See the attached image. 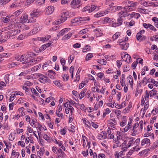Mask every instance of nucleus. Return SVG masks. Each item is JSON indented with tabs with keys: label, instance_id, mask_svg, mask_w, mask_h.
<instances>
[{
	"label": "nucleus",
	"instance_id": "nucleus-31",
	"mask_svg": "<svg viewBox=\"0 0 158 158\" xmlns=\"http://www.w3.org/2000/svg\"><path fill=\"white\" fill-rule=\"evenodd\" d=\"M22 11V10L21 9L16 11L15 12L13 13V15H14V16L13 17H13V19H14L15 16L17 17L21 13Z\"/></svg>",
	"mask_w": 158,
	"mask_h": 158
},
{
	"label": "nucleus",
	"instance_id": "nucleus-19",
	"mask_svg": "<svg viewBox=\"0 0 158 158\" xmlns=\"http://www.w3.org/2000/svg\"><path fill=\"white\" fill-rule=\"evenodd\" d=\"M40 30L39 27H34L32 31H31L28 34V35H32L37 33Z\"/></svg>",
	"mask_w": 158,
	"mask_h": 158
},
{
	"label": "nucleus",
	"instance_id": "nucleus-37",
	"mask_svg": "<svg viewBox=\"0 0 158 158\" xmlns=\"http://www.w3.org/2000/svg\"><path fill=\"white\" fill-rule=\"evenodd\" d=\"M10 0H0V6H1L8 2Z\"/></svg>",
	"mask_w": 158,
	"mask_h": 158
},
{
	"label": "nucleus",
	"instance_id": "nucleus-47",
	"mask_svg": "<svg viewBox=\"0 0 158 158\" xmlns=\"http://www.w3.org/2000/svg\"><path fill=\"white\" fill-rule=\"evenodd\" d=\"M120 35V33L119 32H116L112 36V38L114 40H116L118 38V36Z\"/></svg>",
	"mask_w": 158,
	"mask_h": 158
},
{
	"label": "nucleus",
	"instance_id": "nucleus-42",
	"mask_svg": "<svg viewBox=\"0 0 158 158\" xmlns=\"http://www.w3.org/2000/svg\"><path fill=\"white\" fill-rule=\"evenodd\" d=\"M104 15L103 14L102 11L99 12L94 15V17L96 18H98Z\"/></svg>",
	"mask_w": 158,
	"mask_h": 158
},
{
	"label": "nucleus",
	"instance_id": "nucleus-7",
	"mask_svg": "<svg viewBox=\"0 0 158 158\" xmlns=\"http://www.w3.org/2000/svg\"><path fill=\"white\" fill-rule=\"evenodd\" d=\"M97 6L95 5L92 4L91 6H87L85 7H84L83 9V11H88L89 13L91 12L94 10H95L96 7Z\"/></svg>",
	"mask_w": 158,
	"mask_h": 158
},
{
	"label": "nucleus",
	"instance_id": "nucleus-16",
	"mask_svg": "<svg viewBox=\"0 0 158 158\" xmlns=\"http://www.w3.org/2000/svg\"><path fill=\"white\" fill-rule=\"evenodd\" d=\"M79 20V24H82L83 23L84 21H88L90 20V18L86 17H78Z\"/></svg>",
	"mask_w": 158,
	"mask_h": 158
},
{
	"label": "nucleus",
	"instance_id": "nucleus-8",
	"mask_svg": "<svg viewBox=\"0 0 158 158\" xmlns=\"http://www.w3.org/2000/svg\"><path fill=\"white\" fill-rule=\"evenodd\" d=\"M20 30L19 29H14L11 30L7 32L8 36L10 37H12L16 35L18 33H20Z\"/></svg>",
	"mask_w": 158,
	"mask_h": 158
},
{
	"label": "nucleus",
	"instance_id": "nucleus-20",
	"mask_svg": "<svg viewBox=\"0 0 158 158\" xmlns=\"http://www.w3.org/2000/svg\"><path fill=\"white\" fill-rule=\"evenodd\" d=\"M15 59L18 61H24V55H17L15 56Z\"/></svg>",
	"mask_w": 158,
	"mask_h": 158
},
{
	"label": "nucleus",
	"instance_id": "nucleus-46",
	"mask_svg": "<svg viewBox=\"0 0 158 158\" xmlns=\"http://www.w3.org/2000/svg\"><path fill=\"white\" fill-rule=\"evenodd\" d=\"M30 89L32 93H34L37 96H38L39 94L36 91V90L33 88H30Z\"/></svg>",
	"mask_w": 158,
	"mask_h": 158
},
{
	"label": "nucleus",
	"instance_id": "nucleus-25",
	"mask_svg": "<svg viewBox=\"0 0 158 158\" xmlns=\"http://www.w3.org/2000/svg\"><path fill=\"white\" fill-rule=\"evenodd\" d=\"M82 120L83 123L85 124L86 127L89 128L91 126V123L89 122V121L86 119L85 118H83Z\"/></svg>",
	"mask_w": 158,
	"mask_h": 158
},
{
	"label": "nucleus",
	"instance_id": "nucleus-21",
	"mask_svg": "<svg viewBox=\"0 0 158 158\" xmlns=\"http://www.w3.org/2000/svg\"><path fill=\"white\" fill-rule=\"evenodd\" d=\"M124 58H125L126 59H123V60L125 61L128 63H129L130 62L131 60V56L128 54H126L124 55Z\"/></svg>",
	"mask_w": 158,
	"mask_h": 158
},
{
	"label": "nucleus",
	"instance_id": "nucleus-56",
	"mask_svg": "<svg viewBox=\"0 0 158 158\" xmlns=\"http://www.w3.org/2000/svg\"><path fill=\"white\" fill-rule=\"evenodd\" d=\"M149 106V102L148 101H147L144 105V106L143 108L144 111L145 110H146Z\"/></svg>",
	"mask_w": 158,
	"mask_h": 158
},
{
	"label": "nucleus",
	"instance_id": "nucleus-53",
	"mask_svg": "<svg viewBox=\"0 0 158 158\" xmlns=\"http://www.w3.org/2000/svg\"><path fill=\"white\" fill-rule=\"evenodd\" d=\"M18 144L20 145L22 147H24L25 145L24 142L22 141H19L18 143Z\"/></svg>",
	"mask_w": 158,
	"mask_h": 158
},
{
	"label": "nucleus",
	"instance_id": "nucleus-59",
	"mask_svg": "<svg viewBox=\"0 0 158 158\" xmlns=\"http://www.w3.org/2000/svg\"><path fill=\"white\" fill-rule=\"evenodd\" d=\"M146 10L143 9V8H139L138 9V11L140 13H142L143 14H145L146 12L145 11Z\"/></svg>",
	"mask_w": 158,
	"mask_h": 158
},
{
	"label": "nucleus",
	"instance_id": "nucleus-55",
	"mask_svg": "<svg viewBox=\"0 0 158 158\" xmlns=\"http://www.w3.org/2000/svg\"><path fill=\"white\" fill-rule=\"evenodd\" d=\"M126 105V102H123L121 104L119 105V107H117V108L120 109L122 108L124 106H125Z\"/></svg>",
	"mask_w": 158,
	"mask_h": 158
},
{
	"label": "nucleus",
	"instance_id": "nucleus-34",
	"mask_svg": "<svg viewBox=\"0 0 158 158\" xmlns=\"http://www.w3.org/2000/svg\"><path fill=\"white\" fill-rule=\"evenodd\" d=\"M41 67V65L39 64L38 65L35 66L33 67L31 69H30L31 71H32L33 72L35 71H37L38 69H40Z\"/></svg>",
	"mask_w": 158,
	"mask_h": 158
},
{
	"label": "nucleus",
	"instance_id": "nucleus-4",
	"mask_svg": "<svg viewBox=\"0 0 158 158\" xmlns=\"http://www.w3.org/2000/svg\"><path fill=\"white\" fill-rule=\"evenodd\" d=\"M69 14V12L68 11L65 10L63 11L61 14L60 21H57V24H59L67 20Z\"/></svg>",
	"mask_w": 158,
	"mask_h": 158
},
{
	"label": "nucleus",
	"instance_id": "nucleus-11",
	"mask_svg": "<svg viewBox=\"0 0 158 158\" xmlns=\"http://www.w3.org/2000/svg\"><path fill=\"white\" fill-rule=\"evenodd\" d=\"M14 16V15H9L5 17H2V21L5 23H7L10 21V19L11 20L12 19H13V18L12 17Z\"/></svg>",
	"mask_w": 158,
	"mask_h": 158
},
{
	"label": "nucleus",
	"instance_id": "nucleus-12",
	"mask_svg": "<svg viewBox=\"0 0 158 158\" xmlns=\"http://www.w3.org/2000/svg\"><path fill=\"white\" fill-rule=\"evenodd\" d=\"M40 12V11L39 10L35 9L31 12L30 14V15H33L34 17H36L39 16Z\"/></svg>",
	"mask_w": 158,
	"mask_h": 158
},
{
	"label": "nucleus",
	"instance_id": "nucleus-41",
	"mask_svg": "<svg viewBox=\"0 0 158 158\" xmlns=\"http://www.w3.org/2000/svg\"><path fill=\"white\" fill-rule=\"evenodd\" d=\"M98 62L101 64L105 65L106 63V61L104 59L98 60Z\"/></svg>",
	"mask_w": 158,
	"mask_h": 158
},
{
	"label": "nucleus",
	"instance_id": "nucleus-60",
	"mask_svg": "<svg viewBox=\"0 0 158 158\" xmlns=\"http://www.w3.org/2000/svg\"><path fill=\"white\" fill-rule=\"evenodd\" d=\"M37 121V120L35 119V120H32V121L31 122V125L33 127H35L36 126V124L35 123Z\"/></svg>",
	"mask_w": 158,
	"mask_h": 158
},
{
	"label": "nucleus",
	"instance_id": "nucleus-18",
	"mask_svg": "<svg viewBox=\"0 0 158 158\" xmlns=\"http://www.w3.org/2000/svg\"><path fill=\"white\" fill-rule=\"evenodd\" d=\"M130 18L129 19H131L134 17L135 18L138 19L140 17V15L138 13H136L135 12H133L131 14H130Z\"/></svg>",
	"mask_w": 158,
	"mask_h": 158
},
{
	"label": "nucleus",
	"instance_id": "nucleus-17",
	"mask_svg": "<svg viewBox=\"0 0 158 158\" xmlns=\"http://www.w3.org/2000/svg\"><path fill=\"white\" fill-rule=\"evenodd\" d=\"M28 17L27 15L24 14L20 18V20L21 23H25L28 20Z\"/></svg>",
	"mask_w": 158,
	"mask_h": 158
},
{
	"label": "nucleus",
	"instance_id": "nucleus-39",
	"mask_svg": "<svg viewBox=\"0 0 158 158\" xmlns=\"http://www.w3.org/2000/svg\"><path fill=\"white\" fill-rule=\"evenodd\" d=\"M93 56V55L92 53H89L85 57V60L86 61H88L90 60V59L92 58Z\"/></svg>",
	"mask_w": 158,
	"mask_h": 158
},
{
	"label": "nucleus",
	"instance_id": "nucleus-38",
	"mask_svg": "<svg viewBox=\"0 0 158 158\" xmlns=\"http://www.w3.org/2000/svg\"><path fill=\"white\" fill-rule=\"evenodd\" d=\"M10 76V74H7L5 76L4 79L6 83V84L9 83V76Z\"/></svg>",
	"mask_w": 158,
	"mask_h": 158
},
{
	"label": "nucleus",
	"instance_id": "nucleus-48",
	"mask_svg": "<svg viewBox=\"0 0 158 158\" xmlns=\"http://www.w3.org/2000/svg\"><path fill=\"white\" fill-rule=\"evenodd\" d=\"M140 3L145 6H148V4L147 2L144 0H141L139 1Z\"/></svg>",
	"mask_w": 158,
	"mask_h": 158
},
{
	"label": "nucleus",
	"instance_id": "nucleus-44",
	"mask_svg": "<svg viewBox=\"0 0 158 158\" xmlns=\"http://www.w3.org/2000/svg\"><path fill=\"white\" fill-rule=\"evenodd\" d=\"M127 78H128V80H129V82L130 83V85L131 86H132L133 85V77H132L130 75L129 76V77H127Z\"/></svg>",
	"mask_w": 158,
	"mask_h": 158
},
{
	"label": "nucleus",
	"instance_id": "nucleus-58",
	"mask_svg": "<svg viewBox=\"0 0 158 158\" xmlns=\"http://www.w3.org/2000/svg\"><path fill=\"white\" fill-rule=\"evenodd\" d=\"M138 61H134L132 64L131 67L133 68V69H135L137 64H138Z\"/></svg>",
	"mask_w": 158,
	"mask_h": 158
},
{
	"label": "nucleus",
	"instance_id": "nucleus-43",
	"mask_svg": "<svg viewBox=\"0 0 158 158\" xmlns=\"http://www.w3.org/2000/svg\"><path fill=\"white\" fill-rule=\"evenodd\" d=\"M58 145H59V146L63 150L65 151V147L64 146V144L62 143V141L59 140Z\"/></svg>",
	"mask_w": 158,
	"mask_h": 158
},
{
	"label": "nucleus",
	"instance_id": "nucleus-15",
	"mask_svg": "<svg viewBox=\"0 0 158 158\" xmlns=\"http://www.w3.org/2000/svg\"><path fill=\"white\" fill-rule=\"evenodd\" d=\"M98 138L99 139H105L106 138V134L105 131H102L100 134H98Z\"/></svg>",
	"mask_w": 158,
	"mask_h": 158
},
{
	"label": "nucleus",
	"instance_id": "nucleus-61",
	"mask_svg": "<svg viewBox=\"0 0 158 158\" xmlns=\"http://www.w3.org/2000/svg\"><path fill=\"white\" fill-rule=\"evenodd\" d=\"M63 78L64 81H67L69 79V75L67 74H65L63 76Z\"/></svg>",
	"mask_w": 158,
	"mask_h": 158
},
{
	"label": "nucleus",
	"instance_id": "nucleus-63",
	"mask_svg": "<svg viewBox=\"0 0 158 158\" xmlns=\"http://www.w3.org/2000/svg\"><path fill=\"white\" fill-rule=\"evenodd\" d=\"M158 113V109L157 108H155L153 109L152 111V113L154 115Z\"/></svg>",
	"mask_w": 158,
	"mask_h": 158
},
{
	"label": "nucleus",
	"instance_id": "nucleus-10",
	"mask_svg": "<svg viewBox=\"0 0 158 158\" xmlns=\"http://www.w3.org/2000/svg\"><path fill=\"white\" fill-rule=\"evenodd\" d=\"M54 10V8L53 6H49L46 9V12L47 15H50L53 13Z\"/></svg>",
	"mask_w": 158,
	"mask_h": 158
},
{
	"label": "nucleus",
	"instance_id": "nucleus-3",
	"mask_svg": "<svg viewBox=\"0 0 158 158\" xmlns=\"http://www.w3.org/2000/svg\"><path fill=\"white\" fill-rule=\"evenodd\" d=\"M125 6L124 9L126 11H130L133 10L135 9L137 5V2H133L131 1H127L125 2Z\"/></svg>",
	"mask_w": 158,
	"mask_h": 158
},
{
	"label": "nucleus",
	"instance_id": "nucleus-45",
	"mask_svg": "<svg viewBox=\"0 0 158 158\" xmlns=\"http://www.w3.org/2000/svg\"><path fill=\"white\" fill-rule=\"evenodd\" d=\"M88 30L87 28L84 29L80 31L79 32V34H83L87 32H88Z\"/></svg>",
	"mask_w": 158,
	"mask_h": 158
},
{
	"label": "nucleus",
	"instance_id": "nucleus-54",
	"mask_svg": "<svg viewBox=\"0 0 158 158\" xmlns=\"http://www.w3.org/2000/svg\"><path fill=\"white\" fill-rule=\"evenodd\" d=\"M16 94H12L11 95L10 98L9 100L10 102L12 101L16 97Z\"/></svg>",
	"mask_w": 158,
	"mask_h": 158
},
{
	"label": "nucleus",
	"instance_id": "nucleus-36",
	"mask_svg": "<svg viewBox=\"0 0 158 158\" xmlns=\"http://www.w3.org/2000/svg\"><path fill=\"white\" fill-rule=\"evenodd\" d=\"M123 19H122L121 18H120V17L118 16V18L117 19L116 22L117 25H119V26L121 25L123 23Z\"/></svg>",
	"mask_w": 158,
	"mask_h": 158
},
{
	"label": "nucleus",
	"instance_id": "nucleus-14",
	"mask_svg": "<svg viewBox=\"0 0 158 158\" xmlns=\"http://www.w3.org/2000/svg\"><path fill=\"white\" fill-rule=\"evenodd\" d=\"M70 30V28H66L60 31V32L57 34V36H61L64 35L65 33L68 32Z\"/></svg>",
	"mask_w": 158,
	"mask_h": 158
},
{
	"label": "nucleus",
	"instance_id": "nucleus-40",
	"mask_svg": "<svg viewBox=\"0 0 158 158\" xmlns=\"http://www.w3.org/2000/svg\"><path fill=\"white\" fill-rule=\"evenodd\" d=\"M149 98V94L148 91L146 90L145 91V94L143 98L145 99L147 101L148 100Z\"/></svg>",
	"mask_w": 158,
	"mask_h": 158
},
{
	"label": "nucleus",
	"instance_id": "nucleus-26",
	"mask_svg": "<svg viewBox=\"0 0 158 158\" xmlns=\"http://www.w3.org/2000/svg\"><path fill=\"white\" fill-rule=\"evenodd\" d=\"M121 78L120 81V83L121 85L123 86L125 85V75L124 74H122L121 76Z\"/></svg>",
	"mask_w": 158,
	"mask_h": 158
},
{
	"label": "nucleus",
	"instance_id": "nucleus-52",
	"mask_svg": "<svg viewBox=\"0 0 158 158\" xmlns=\"http://www.w3.org/2000/svg\"><path fill=\"white\" fill-rule=\"evenodd\" d=\"M149 93L150 96L151 97H152L153 96L156 95V94L155 93V91H154L153 89L150 91Z\"/></svg>",
	"mask_w": 158,
	"mask_h": 158
},
{
	"label": "nucleus",
	"instance_id": "nucleus-6",
	"mask_svg": "<svg viewBox=\"0 0 158 158\" xmlns=\"http://www.w3.org/2000/svg\"><path fill=\"white\" fill-rule=\"evenodd\" d=\"M70 5L71 6V7L73 8H78L81 5V0H73Z\"/></svg>",
	"mask_w": 158,
	"mask_h": 158
},
{
	"label": "nucleus",
	"instance_id": "nucleus-13",
	"mask_svg": "<svg viewBox=\"0 0 158 158\" xmlns=\"http://www.w3.org/2000/svg\"><path fill=\"white\" fill-rule=\"evenodd\" d=\"M150 140L148 138H144L141 141V145L142 146L146 144V145H149L150 144Z\"/></svg>",
	"mask_w": 158,
	"mask_h": 158
},
{
	"label": "nucleus",
	"instance_id": "nucleus-29",
	"mask_svg": "<svg viewBox=\"0 0 158 158\" xmlns=\"http://www.w3.org/2000/svg\"><path fill=\"white\" fill-rule=\"evenodd\" d=\"M35 17H34V16L33 15H30V17L28 23H32L35 22Z\"/></svg>",
	"mask_w": 158,
	"mask_h": 158
},
{
	"label": "nucleus",
	"instance_id": "nucleus-30",
	"mask_svg": "<svg viewBox=\"0 0 158 158\" xmlns=\"http://www.w3.org/2000/svg\"><path fill=\"white\" fill-rule=\"evenodd\" d=\"M31 72V69H29L25 71H24L22 72L19 75V76H24L27 74Z\"/></svg>",
	"mask_w": 158,
	"mask_h": 158
},
{
	"label": "nucleus",
	"instance_id": "nucleus-33",
	"mask_svg": "<svg viewBox=\"0 0 158 158\" xmlns=\"http://www.w3.org/2000/svg\"><path fill=\"white\" fill-rule=\"evenodd\" d=\"M122 148L123 149V151H125L128 148V144H127V143L126 141H124V142L121 145Z\"/></svg>",
	"mask_w": 158,
	"mask_h": 158
},
{
	"label": "nucleus",
	"instance_id": "nucleus-5",
	"mask_svg": "<svg viewBox=\"0 0 158 158\" xmlns=\"http://www.w3.org/2000/svg\"><path fill=\"white\" fill-rule=\"evenodd\" d=\"M118 42L119 43V45L120 46V48L123 50H126L129 47V44L122 39L119 40Z\"/></svg>",
	"mask_w": 158,
	"mask_h": 158
},
{
	"label": "nucleus",
	"instance_id": "nucleus-64",
	"mask_svg": "<svg viewBox=\"0 0 158 158\" xmlns=\"http://www.w3.org/2000/svg\"><path fill=\"white\" fill-rule=\"evenodd\" d=\"M54 83L57 86L60 87L61 86V85L60 82L58 81H54Z\"/></svg>",
	"mask_w": 158,
	"mask_h": 158
},
{
	"label": "nucleus",
	"instance_id": "nucleus-35",
	"mask_svg": "<svg viewBox=\"0 0 158 158\" xmlns=\"http://www.w3.org/2000/svg\"><path fill=\"white\" fill-rule=\"evenodd\" d=\"M55 23L57 24V25L54 26L53 27H52V28H51L49 30V31H55L59 28V25H58V24H57V22L56 23V22Z\"/></svg>",
	"mask_w": 158,
	"mask_h": 158
},
{
	"label": "nucleus",
	"instance_id": "nucleus-49",
	"mask_svg": "<svg viewBox=\"0 0 158 158\" xmlns=\"http://www.w3.org/2000/svg\"><path fill=\"white\" fill-rule=\"evenodd\" d=\"M67 107L69 110L70 111V113L71 114L73 112L74 108L70 104H67Z\"/></svg>",
	"mask_w": 158,
	"mask_h": 158
},
{
	"label": "nucleus",
	"instance_id": "nucleus-28",
	"mask_svg": "<svg viewBox=\"0 0 158 158\" xmlns=\"http://www.w3.org/2000/svg\"><path fill=\"white\" fill-rule=\"evenodd\" d=\"M73 33L69 32L68 34L65 35L62 38V39L64 40H67L69 39L71 36L72 35Z\"/></svg>",
	"mask_w": 158,
	"mask_h": 158
},
{
	"label": "nucleus",
	"instance_id": "nucleus-22",
	"mask_svg": "<svg viewBox=\"0 0 158 158\" xmlns=\"http://www.w3.org/2000/svg\"><path fill=\"white\" fill-rule=\"evenodd\" d=\"M135 138L133 137H131L129 139L128 143L127 144L128 148L130 147L131 146H133V144H135Z\"/></svg>",
	"mask_w": 158,
	"mask_h": 158
},
{
	"label": "nucleus",
	"instance_id": "nucleus-1",
	"mask_svg": "<svg viewBox=\"0 0 158 158\" xmlns=\"http://www.w3.org/2000/svg\"><path fill=\"white\" fill-rule=\"evenodd\" d=\"M35 54L32 52H30L27 55H24V61L23 64H26L25 68H27L29 66L33 65L36 63L37 60L34 59L33 57Z\"/></svg>",
	"mask_w": 158,
	"mask_h": 158
},
{
	"label": "nucleus",
	"instance_id": "nucleus-23",
	"mask_svg": "<svg viewBox=\"0 0 158 158\" xmlns=\"http://www.w3.org/2000/svg\"><path fill=\"white\" fill-rule=\"evenodd\" d=\"M127 118L126 116H123L122 122L120 123V124L121 127H123L126 124Z\"/></svg>",
	"mask_w": 158,
	"mask_h": 158
},
{
	"label": "nucleus",
	"instance_id": "nucleus-57",
	"mask_svg": "<svg viewBox=\"0 0 158 158\" xmlns=\"http://www.w3.org/2000/svg\"><path fill=\"white\" fill-rule=\"evenodd\" d=\"M142 35L140 34V33H138L136 35V39L138 40L139 41L141 38L142 37Z\"/></svg>",
	"mask_w": 158,
	"mask_h": 158
},
{
	"label": "nucleus",
	"instance_id": "nucleus-2",
	"mask_svg": "<svg viewBox=\"0 0 158 158\" xmlns=\"http://www.w3.org/2000/svg\"><path fill=\"white\" fill-rule=\"evenodd\" d=\"M33 76L35 78H39L38 80L41 83H50L51 81L47 76L40 73H36L34 74Z\"/></svg>",
	"mask_w": 158,
	"mask_h": 158
},
{
	"label": "nucleus",
	"instance_id": "nucleus-62",
	"mask_svg": "<svg viewBox=\"0 0 158 158\" xmlns=\"http://www.w3.org/2000/svg\"><path fill=\"white\" fill-rule=\"evenodd\" d=\"M81 45L80 44L77 43L73 45V47L75 48H78L81 47Z\"/></svg>",
	"mask_w": 158,
	"mask_h": 158
},
{
	"label": "nucleus",
	"instance_id": "nucleus-50",
	"mask_svg": "<svg viewBox=\"0 0 158 158\" xmlns=\"http://www.w3.org/2000/svg\"><path fill=\"white\" fill-rule=\"evenodd\" d=\"M21 28L23 30H27L29 29V27L25 24H23L21 26Z\"/></svg>",
	"mask_w": 158,
	"mask_h": 158
},
{
	"label": "nucleus",
	"instance_id": "nucleus-51",
	"mask_svg": "<svg viewBox=\"0 0 158 158\" xmlns=\"http://www.w3.org/2000/svg\"><path fill=\"white\" fill-rule=\"evenodd\" d=\"M15 138V135H13L12 134H10L9 137V139L10 141H12L14 140Z\"/></svg>",
	"mask_w": 158,
	"mask_h": 158
},
{
	"label": "nucleus",
	"instance_id": "nucleus-9",
	"mask_svg": "<svg viewBox=\"0 0 158 158\" xmlns=\"http://www.w3.org/2000/svg\"><path fill=\"white\" fill-rule=\"evenodd\" d=\"M127 11H121L118 14V15L122 19H123V18H125L126 17L129 16L130 15V14L127 13Z\"/></svg>",
	"mask_w": 158,
	"mask_h": 158
},
{
	"label": "nucleus",
	"instance_id": "nucleus-32",
	"mask_svg": "<svg viewBox=\"0 0 158 158\" xmlns=\"http://www.w3.org/2000/svg\"><path fill=\"white\" fill-rule=\"evenodd\" d=\"M43 138L47 141L48 142H51L52 141V138L50 136H48L46 134H44L43 136Z\"/></svg>",
	"mask_w": 158,
	"mask_h": 158
},
{
	"label": "nucleus",
	"instance_id": "nucleus-27",
	"mask_svg": "<svg viewBox=\"0 0 158 158\" xmlns=\"http://www.w3.org/2000/svg\"><path fill=\"white\" fill-rule=\"evenodd\" d=\"M91 49V47L89 45L85 46L83 48L82 52H87L90 51Z\"/></svg>",
	"mask_w": 158,
	"mask_h": 158
},
{
	"label": "nucleus",
	"instance_id": "nucleus-24",
	"mask_svg": "<svg viewBox=\"0 0 158 158\" xmlns=\"http://www.w3.org/2000/svg\"><path fill=\"white\" fill-rule=\"evenodd\" d=\"M79 20L78 17H76L72 20L71 22L73 24H74V25H76L77 24H79Z\"/></svg>",
	"mask_w": 158,
	"mask_h": 158
}]
</instances>
